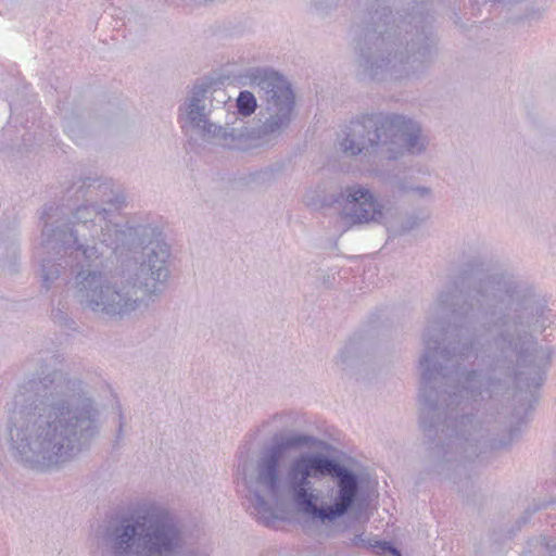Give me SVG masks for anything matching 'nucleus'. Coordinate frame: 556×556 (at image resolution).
<instances>
[{
	"label": "nucleus",
	"instance_id": "1",
	"mask_svg": "<svg viewBox=\"0 0 556 556\" xmlns=\"http://www.w3.org/2000/svg\"><path fill=\"white\" fill-rule=\"evenodd\" d=\"M292 471L294 479L301 478L295 490L296 503L323 522L342 516L356 496L355 477L328 458L302 457Z\"/></svg>",
	"mask_w": 556,
	"mask_h": 556
},
{
	"label": "nucleus",
	"instance_id": "2",
	"mask_svg": "<svg viewBox=\"0 0 556 556\" xmlns=\"http://www.w3.org/2000/svg\"><path fill=\"white\" fill-rule=\"evenodd\" d=\"M141 520H137L134 526L124 528L123 533L118 536V549L126 551L137 539L143 542V547L148 549L151 556H167L177 545L178 535L176 531L152 517L143 516Z\"/></svg>",
	"mask_w": 556,
	"mask_h": 556
},
{
	"label": "nucleus",
	"instance_id": "3",
	"mask_svg": "<svg viewBox=\"0 0 556 556\" xmlns=\"http://www.w3.org/2000/svg\"><path fill=\"white\" fill-rule=\"evenodd\" d=\"M346 201L349 212L345 218L350 225L377 220L382 213L372 194L363 188L348 190Z\"/></svg>",
	"mask_w": 556,
	"mask_h": 556
},
{
	"label": "nucleus",
	"instance_id": "4",
	"mask_svg": "<svg viewBox=\"0 0 556 556\" xmlns=\"http://www.w3.org/2000/svg\"><path fill=\"white\" fill-rule=\"evenodd\" d=\"M257 84L268 94V102L278 111L290 113L294 104V94L283 77L275 72H264Z\"/></svg>",
	"mask_w": 556,
	"mask_h": 556
},
{
	"label": "nucleus",
	"instance_id": "5",
	"mask_svg": "<svg viewBox=\"0 0 556 556\" xmlns=\"http://www.w3.org/2000/svg\"><path fill=\"white\" fill-rule=\"evenodd\" d=\"M294 444H295L294 440H288L286 443L280 444L277 448H275L273 451L270 457L266 460V471H267V477H268L270 484H274L275 479H276L275 471H276L278 456L280 455L282 450H285L286 447H289L291 445H294Z\"/></svg>",
	"mask_w": 556,
	"mask_h": 556
},
{
	"label": "nucleus",
	"instance_id": "6",
	"mask_svg": "<svg viewBox=\"0 0 556 556\" xmlns=\"http://www.w3.org/2000/svg\"><path fill=\"white\" fill-rule=\"evenodd\" d=\"M238 110L242 115H250L255 111L256 101L254 96L249 91L240 92L238 100Z\"/></svg>",
	"mask_w": 556,
	"mask_h": 556
},
{
	"label": "nucleus",
	"instance_id": "7",
	"mask_svg": "<svg viewBox=\"0 0 556 556\" xmlns=\"http://www.w3.org/2000/svg\"><path fill=\"white\" fill-rule=\"evenodd\" d=\"M419 140V129H412V132L407 135V138L405 139L407 143V149L410 152L415 151V144Z\"/></svg>",
	"mask_w": 556,
	"mask_h": 556
},
{
	"label": "nucleus",
	"instance_id": "8",
	"mask_svg": "<svg viewBox=\"0 0 556 556\" xmlns=\"http://www.w3.org/2000/svg\"><path fill=\"white\" fill-rule=\"evenodd\" d=\"M342 146L345 152H350L353 155L362 152V149L356 147L352 141L348 142V140H345Z\"/></svg>",
	"mask_w": 556,
	"mask_h": 556
}]
</instances>
